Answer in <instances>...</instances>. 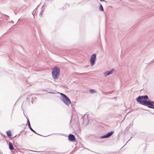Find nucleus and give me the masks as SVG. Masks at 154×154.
<instances>
[{"mask_svg": "<svg viewBox=\"0 0 154 154\" xmlns=\"http://www.w3.org/2000/svg\"><path fill=\"white\" fill-rule=\"evenodd\" d=\"M136 100L140 104L154 109V101L149 100L147 95L139 96L136 98Z\"/></svg>", "mask_w": 154, "mask_h": 154, "instance_id": "1", "label": "nucleus"}, {"mask_svg": "<svg viewBox=\"0 0 154 154\" xmlns=\"http://www.w3.org/2000/svg\"><path fill=\"white\" fill-rule=\"evenodd\" d=\"M60 69L57 66H55L52 69V78L54 80L57 79L60 75Z\"/></svg>", "mask_w": 154, "mask_h": 154, "instance_id": "2", "label": "nucleus"}, {"mask_svg": "<svg viewBox=\"0 0 154 154\" xmlns=\"http://www.w3.org/2000/svg\"><path fill=\"white\" fill-rule=\"evenodd\" d=\"M60 94L61 97V100L66 105L69 106L71 104V102L69 97L65 94L62 93H58Z\"/></svg>", "mask_w": 154, "mask_h": 154, "instance_id": "3", "label": "nucleus"}, {"mask_svg": "<svg viewBox=\"0 0 154 154\" xmlns=\"http://www.w3.org/2000/svg\"><path fill=\"white\" fill-rule=\"evenodd\" d=\"M96 59V54L94 53L90 57V63L91 66H93L95 63Z\"/></svg>", "mask_w": 154, "mask_h": 154, "instance_id": "4", "label": "nucleus"}, {"mask_svg": "<svg viewBox=\"0 0 154 154\" xmlns=\"http://www.w3.org/2000/svg\"><path fill=\"white\" fill-rule=\"evenodd\" d=\"M68 140L70 142H75L76 140L75 136L71 134H69L68 136Z\"/></svg>", "mask_w": 154, "mask_h": 154, "instance_id": "5", "label": "nucleus"}, {"mask_svg": "<svg viewBox=\"0 0 154 154\" xmlns=\"http://www.w3.org/2000/svg\"><path fill=\"white\" fill-rule=\"evenodd\" d=\"M114 71V69H112L110 71H108L105 72L103 73V74L105 77H106L109 75L112 74Z\"/></svg>", "mask_w": 154, "mask_h": 154, "instance_id": "6", "label": "nucleus"}, {"mask_svg": "<svg viewBox=\"0 0 154 154\" xmlns=\"http://www.w3.org/2000/svg\"><path fill=\"white\" fill-rule=\"evenodd\" d=\"M27 123L28 124V128H29V129L32 132H34V133H35L36 134H38L40 135H41L40 134H37L32 128L31 127L30 124V122H29V119L27 118Z\"/></svg>", "mask_w": 154, "mask_h": 154, "instance_id": "7", "label": "nucleus"}, {"mask_svg": "<svg viewBox=\"0 0 154 154\" xmlns=\"http://www.w3.org/2000/svg\"><path fill=\"white\" fill-rule=\"evenodd\" d=\"M9 147V149L11 150H13L14 149L12 143L11 142L8 143Z\"/></svg>", "mask_w": 154, "mask_h": 154, "instance_id": "8", "label": "nucleus"}, {"mask_svg": "<svg viewBox=\"0 0 154 154\" xmlns=\"http://www.w3.org/2000/svg\"><path fill=\"white\" fill-rule=\"evenodd\" d=\"M114 133V131H110L108 132L106 134L107 137L111 136Z\"/></svg>", "mask_w": 154, "mask_h": 154, "instance_id": "9", "label": "nucleus"}, {"mask_svg": "<svg viewBox=\"0 0 154 154\" xmlns=\"http://www.w3.org/2000/svg\"><path fill=\"white\" fill-rule=\"evenodd\" d=\"M7 135L9 137L11 136V133L10 130H8L6 132Z\"/></svg>", "mask_w": 154, "mask_h": 154, "instance_id": "10", "label": "nucleus"}, {"mask_svg": "<svg viewBox=\"0 0 154 154\" xmlns=\"http://www.w3.org/2000/svg\"><path fill=\"white\" fill-rule=\"evenodd\" d=\"M30 99H33L32 94L28 95L26 98L27 100L29 101H30Z\"/></svg>", "mask_w": 154, "mask_h": 154, "instance_id": "11", "label": "nucleus"}, {"mask_svg": "<svg viewBox=\"0 0 154 154\" xmlns=\"http://www.w3.org/2000/svg\"><path fill=\"white\" fill-rule=\"evenodd\" d=\"M44 10V9L43 8V6H42V8H41V11H40V12L39 13V15L41 17L42 16V13L43 12Z\"/></svg>", "mask_w": 154, "mask_h": 154, "instance_id": "12", "label": "nucleus"}, {"mask_svg": "<svg viewBox=\"0 0 154 154\" xmlns=\"http://www.w3.org/2000/svg\"><path fill=\"white\" fill-rule=\"evenodd\" d=\"M100 6L99 8V10L101 11H103L104 9L102 5L100 3Z\"/></svg>", "mask_w": 154, "mask_h": 154, "instance_id": "13", "label": "nucleus"}, {"mask_svg": "<svg viewBox=\"0 0 154 154\" xmlns=\"http://www.w3.org/2000/svg\"><path fill=\"white\" fill-rule=\"evenodd\" d=\"M89 92L91 94H93L94 93H95L96 91L94 89H91L89 90Z\"/></svg>", "mask_w": 154, "mask_h": 154, "instance_id": "14", "label": "nucleus"}, {"mask_svg": "<svg viewBox=\"0 0 154 154\" xmlns=\"http://www.w3.org/2000/svg\"><path fill=\"white\" fill-rule=\"evenodd\" d=\"M100 139H103V138H107V137L106 135V134L104 135H102V136L100 137Z\"/></svg>", "mask_w": 154, "mask_h": 154, "instance_id": "15", "label": "nucleus"}, {"mask_svg": "<svg viewBox=\"0 0 154 154\" xmlns=\"http://www.w3.org/2000/svg\"><path fill=\"white\" fill-rule=\"evenodd\" d=\"M133 125V123L132 124H131V123L129 125L126 127L125 130H128L130 128V127L131 126Z\"/></svg>", "mask_w": 154, "mask_h": 154, "instance_id": "16", "label": "nucleus"}, {"mask_svg": "<svg viewBox=\"0 0 154 154\" xmlns=\"http://www.w3.org/2000/svg\"><path fill=\"white\" fill-rule=\"evenodd\" d=\"M42 152V154H50V152Z\"/></svg>", "mask_w": 154, "mask_h": 154, "instance_id": "17", "label": "nucleus"}, {"mask_svg": "<svg viewBox=\"0 0 154 154\" xmlns=\"http://www.w3.org/2000/svg\"><path fill=\"white\" fill-rule=\"evenodd\" d=\"M85 74H86V73H79V74H78V75H85Z\"/></svg>", "mask_w": 154, "mask_h": 154, "instance_id": "18", "label": "nucleus"}, {"mask_svg": "<svg viewBox=\"0 0 154 154\" xmlns=\"http://www.w3.org/2000/svg\"><path fill=\"white\" fill-rule=\"evenodd\" d=\"M35 8L33 10V11L32 12V14L34 16V12H35Z\"/></svg>", "mask_w": 154, "mask_h": 154, "instance_id": "19", "label": "nucleus"}, {"mask_svg": "<svg viewBox=\"0 0 154 154\" xmlns=\"http://www.w3.org/2000/svg\"><path fill=\"white\" fill-rule=\"evenodd\" d=\"M17 135H15V136H14V137H11V139H12L14 138L15 137H17Z\"/></svg>", "mask_w": 154, "mask_h": 154, "instance_id": "20", "label": "nucleus"}, {"mask_svg": "<svg viewBox=\"0 0 154 154\" xmlns=\"http://www.w3.org/2000/svg\"><path fill=\"white\" fill-rule=\"evenodd\" d=\"M113 91H110L108 92V93L111 94L112 92Z\"/></svg>", "mask_w": 154, "mask_h": 154, "instance_id": "21", "label": "nucleus"}, {"mask_svg": "<svg viewBox=\"0 0 154 154\" xmlns=\"http://www.w3.org/2000/svg\"><path fill=\"white\" fill-rule=\"evenodd\" d=\"M81 119H82V121H83V122H84V119L83 118V116L82 117Z\"/></svg>", "mask_w": 154, "mask_h": 154, "instance_id": "22", "label": "nucleus"}, {"mask_svg": "<svg viewBox=\"0 0 154 154\" xmlns=\"http://www.w3.org/2000/svg\"><path fill=\"white\" fill-rule=\"evenodd\" d=\"M99 0L101 2H103L105 1V0Z\"/></svg>", "mask_w": 154, "mask_h": 154, "instance_id": "23", "label": "nucleus"}, {"mask_svg": "<svg viewBox=\"0 0 154 154\" xmlns=\"http://www.w3.org/2000/svg\"><path fill=\"white\" fill-rule=\"evenodd\" d=\"M137 82H138V81H137V80H135V83H137Z\"/></svg>", "mask_w": 154, "mask_h": 154, "instance_id": "24", "label": "nucleus"}, {"mask_svg": "<svg viewBox=\"0 0 154 154\" xmlns=\"http://www.w3.org/2000/svg\"><path fill=\"white\" fill-rule=\"evenodd\" d=\"M3 14V15H6V16H7V17H9V16H8V15H6V14Z\"/></svg>", "mask_w": 154, "mask_h": 154, "instance_id": "25", "label": "nucleus"}, {"mask_svg": "<svg viewBox=\"0 0 154 154\" xmlns=\"http://www.w3.org/2000/svg\"><path fill=\"white\" fill-rule=\"evenodd\" d=\"M31 103H32V104L33 103V99H32V100H31Z\"/></svg>", "mask_w": 154, "mask_h": 154, "instance_id": "26", "label": "nucleus"}, {"mask_svg": "<svg viewBox=\"0 0 154 154\" xmlns=\"http://www.w3.org/2000/svg\"><path fill=\"white\" fill-rule=\"evenodd\" d=\"M66 5L67 6H69V4L68 5L67 4H66Z\"/></svg>", "mask_w": 154, "mask_h": 154, "instance_id": "27", "label": "nucleus"}, {"mask_svg": "<svg viewBox=\"0 0 154 154\" xmlns=\"http://www.w3.org/2000/svg\"><path fill=\"white\" fill-rule=\"evenodd\" d=\"M21 132V131H20V134H19V135H18V136H19V135H20V133Z\"/></svg>", "mask_w": 154, "mask_h": 154, "instance_id": "28", "label": "nucleus"}, {"mask_svg": "<svg viewBox=\"0 0 154 154\" xmlns=\"http://www.w3.org/2000/svg\"><path fill=\"white\" fill-rule=\"evenodd\" d=\"M131 138H130V139H129V140L127 141V142H128L129 140H130V139H131Z\"/></svg>", "mask_w": 154, "mask_h": 154, "instance_id": "29", "label": "nucleus"}, {"mask_svg": "<svg viewBox=\"0 0 154 154\" xmlns=\"http://www.w3.org/2000/svg\"><path fill=\"white\" fill-rule=\"evenodd\" d=\"M2 135L3 136V137H4V136H5V135Z\"/></svg>", "mask_w": 154, "mask_h": 154, "instance_id": "30", "label": "nucleus"}, {"mask_svg": "<svg viewBox=\"0 0 154 154\" xmlns=\"http://www.w3.org/2000/svg\"><path fill=\"white\" fill-rule=\"evenodd\" d=\"M130 112H131V111H129V112H128V113H130Z\"/></svg>", "mask_w": 154, "mask_h": 154, "instance_id": "31", "label": "nucleus"}, {"mask_svg": "<svg viewBox=\"0 0 154 154\" xmlns=\"http://www.w3.org/2000/svg\"><path fill=\"white\" fill-rule=\"evenodd\" d=\"M71 120H72V119H71V120H70V123L71 122Z\"/></svg>", "mask_w": 154, "mask_h": 154, "instance_id": "32", "label": "nucleus"}, {"mask_svg": "<svg viewBox=\"0 0 154 154\" xmlns=\"http://www.w3.org/2000/svg\"><path fill=\"white\" fill-rule=\"evenodd\" d=\"M35 152H39L38 151H35Z\"/></svg>", "mask_w": 154, "mask_h": 154, "instance_id": "33", "label": "nucleus"}, {"mask_svg": "<svg viewBox=\"0 0 154 154\" xmlns=\"http://www.w3.org/2000/svg\"><path fill=\"white\" fill-rule=\"evenodd\" d=\"M147 144H146V146H147Z\"/></svg>", "mask_w": 154, "mask_h": 154, "instance_id": "34", "label": "nucleus"}, {"mask_svg": "<svg viewBox=\"0 0 154 154\" xmlns=\"http://www.w3.org/2000/svg\"><path fill=\"white\" fill-rule=\"evenodd\" d=\"M105 94V95H106V93H105V94Z\"/></svg>", "mask_w": 154, "mask_h": 154, "instance_id": "35", "label": "nucleus"}, {"mask_svg": "<svg viewBox=\"0 0 154 154\" xmlns=\"http://www.w3.org/2000/svg\"><path fill=\"white\" fill-rule=\"evenodd\" d=\"M105 94V95H106V93H105V94Z\"/></svg>", "mask_w": 154, "mask_h": 154, "instance_id": "36", "label": "nucleus"}, {"mask_svg": "<svg viewBox=\"0 0 154 154\" xmlns=\"http://www.w3.org/2000/svg\"><path fill=\"white\" fill-rule=\"evenodd\" d=\"M77 121H78V119H77Z\"/></svg>", "mask_w": 154, "mask_h": 154, "instance_id": "37", "label": "nucleus"}]
</instances>
